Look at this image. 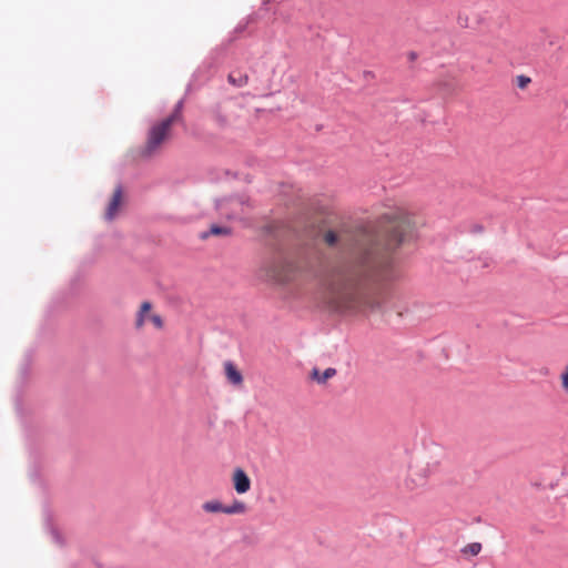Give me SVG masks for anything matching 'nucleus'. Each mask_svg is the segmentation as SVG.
Masks as SVG:
<instances>
[{
  "mask_svg": "<svg viewBox=\"0 0 568 568\" xmlns=\"http://www.w3.org/2000/svg\"><path fill=\"white\" fill-rule=\"evenodd\" d=\"M151 307H152L151 303H149V302L142 303L140 311L138 313L136 323H135L138 328H140L144 325L146 316H148L149 312L151 311Z\"/></svg>",
  "mask_w": 568,
  "mask_h": 568,
  "instance_id": "nucleus-11",
  "label": "nucleus"
},
{
  "mask_svg": "<svg viewBox=\"0 0 568 568\" xmlns=\"http://www.w3.org/2000/svg\"><path fill=\"white\" fill-rule=\"evenodd\" d=\"M229 81L235 87H243L247 83V75L242 74L241 72H231L229 75Z\"/></svg>",
  "mask_w": 568,
  "mask_h": 568,
  "instance_id": "nucleus-13",
  "label": "nucleus"
},
{
  "mask_svg": "<svg viewBox=\"0 0 568 568\" xmlns=\"http://www.w3.org/2000/svg\"><path fill=\"white\" fill-rule=\"evenodd\" d=\"M413 222L409 213L402 207L387 211L382 217V235L387 250L398 247L412 233Z\"/></svg>",
  "mask_w": 568,
  "mask_h": 568,
  "instance_id": "nucleus-2",
  "label": "nucleus"
},
{
  "mask_svg": "<svg viewBox=\"0 0 568 568\" xmlns=\"http://www.w3.org/2000/svg\"><path fill=\"white\" fill-rule=\"evenodd\" d=\"M560 378H561V387H562L564 392L568 395V363L566 364V366L560 375Z\"/></svg>",
  "mask_w": 568,
  "mask_h": 568,
  "instance_id": "nucleus-16",
  "label": "nucleus"
},
{
  "mask_svg": "<svg viewBox=\"0 0 568 568\" xmlns=\"http://www.w3.org/2000/svg\"><path fill=\"white\" fill-rule=\"evenodd\" d=\"M245 511H246V506L243 501L235 500L231 505H225V514L226 515L244 514Z\"/></svg>",
  "mask_w": 568,
  "mask_h": 568,
  "instance_id": "nucleus-12",
  "label": "nucleus"
},
{
  "mask_svg": "<svg viewBox=\"0 0 568 568\" xmlns=\"http://www.w3.org/2000/svg\"><path fill=\"white\" fill-rule=\"evenodd\" d=\"M336 374V369L328 367L323 373L318 369H313L312 377L320 384L325 383L327 379L332 378Z\"/></svg>",
  "mask_w": 568,
  "mask_h": 568,
  "instance_id": "nucleus-9",
  "label": "nucleus"
},
{
  "mask_svg": "<svg viewBox=\"0 0 568 568\" xmlns=\"http://www.w3.org/2000/svg\"><path fill=\"white\" fill-rule=\"evenodd\" d=\"M530 82V79L524 75L518 77V87L524 89L528 83Z\"/></svg>",
  "mask_w": 568,
  "mask_h": 568,
  "instance_id": "nucleus-19",
  "label": "nucleus"
},
{
  "mask_svg": "<svg viewBox=\"0 0 568 568\" xmlns=\"http://www.w3.org/2000/svg\"><path fill=\"white\" fill-rule=\"evenodd\" d=\"M233 485L237 494H245L251 489V479L242 468L234 470Z\"/></svg>",
  "mask_w": 568,
  "mask_h": 568,
  "instance_id": "nucleus-4",
  "label": "nucleus"
},
{
  "mask_svg": "<svg viewBox=\"0 0 568 568\" xmlns=\"http://www.w3.org/2000/svg\"><path fill=\"white\" fill-rule=\"evenodd\" d=\"M224 367L227 381L233 385H241L243 382V377L242 374L234 366V364L231 362H226Z\"/></svg>",
  "mask_w": 568,
  "mask_h": 568,
  "instance_id": "nucleus-6",
  "label": "nucleus"
},
{
  "mask_svg": "<svg viewBox=\"0 0 568 568\" xmlns=\"http://www.w3.org/2000/svg\"><path fill=\"white\" fill-rule=\"evenodd\" d=\"M480 550H481V544L480 542H471V544L466 545L462 549V552L465 554V555L476 556V555H478L480 552Z\"/></svg>",
  "mask_w": 568,
  "mask_h": 568,
  "instance_id": "nucleus-14",
  "label": "nucleus"
},
{
  "mask_svg": "<svg viewBox=\"0 0 568 568\" xmlns=\"http://www.w3.org/2000/svg\"><path fill=\"white\" fill-rule=\"evenodd\" d=\"M121 199H122V190H121V187H118L114 191V194L108 205V209L105 212L106 220L111 221L116 216V214L119 212L120 204H121Z\"/></svg>",
  "mask_w": 568,
  "mask_h": 568,
  "instance_id": "nucleus-5",
  "label": "nucleus"
},
{
  "mask_svg": "<svg viewBox=\"0 0 568 568\" xmlns=\"http://www.w3.org/2000/svg\"><path fill=\"white\" fill-rule=\"evenodd\" d=\"M227 204L231 205L232 211L230 213H225L229 219H235L237 216V212L235 207L243 204V202L239 199H231V200H222L216 203V207L223 213V207Z\"/></svg>",
  "mask_w": 568,
  "mask_h": 568,
  "instance_id": "nucleus-7",
  "label": "nucleus"
},
{
  "mask_svg": "<svg viewBox=\"0 0 568 568\" xmlns=\"http://www.w3.org/2000/svg\"><path fill=\"white\" fill-rule=\"evenodd\" d=\"M231 233V230L225 226L212 225L210 229V234L212 235H227Z\"/></svg>",
  "mask_w": 568,
  "mask_h": 568,
  "instance_id": "nucleus-15",
  "label": "nucleus"
},
{
  "mask_svg": "<svg viewBox=\"0 0 568 568\" xmlns=\"http://www.w3.org/2000/svg\"><path fill=\"white\" fill-rule=\"evenodd\" d=\"M423 484H424V481L422 479L419 481H415L414 479H408L406 481V486H407L408 489H414L417 486H420Z\"/></svg>",
  "mask_w": 568,
  "mask_h": 568,
  "instance_id": "nucleus-18",
  "label": "nucleus"
},
{
  "mask_svg": "<svg viewBox=\"0 0 568 568\" xmlns=\"http://www.w3.org/2000/svg\"><path fill=\"white\" fill-rule=\"evenodd\" d=\"M150 320L155 327L161 328L163 326L162 318L159 315L153 314L150 316Z\"/></svg>",
  "mask_w": 568,
  "mask_h": 568,
  "instance_id": "nucleus-17",
  "label": "nucleus"
},
{
  "mask_svg": "<svg viewBox=\"0 0 568 568\" xmlns=\"http://www.w3.org/2000/svg\"><path fill=\"white\" fill-rule=\"evenodd\" d=\"M202 509L209 514H225V505H223L217 499H212L203 503Z\"/></svg>",
  "mask_w": 568,
  "mask_h": 568,
  "instance_id": "nucleus-8",
  "label": "nucleus"
},
{
  "mask_svg": "<svg viewBox=\"0 0 568 568\" xmlns=\"http://www.w3.org/2000/svg\"><path fill=\"white\" fill-rule=\"evenodd\" d=\"M375 239H357L352 245L353 266L334 280L326 293L327 303L338 312H354L364 304L362 282L371 276L386 277L392 261L373 245Z\"/></svg>",
  "mask_w": 568,
  "mask_h": 568,
  "instance_id": "nucleus-1",
  "label": "nucleus"
},
{
  "mask_svg": "<svg viewBox=\"0 0 568 568\" xmlns=\"http://www.w3.org/2000/svg\"><path fill=\"white\" fill-rule=\"evenodd\" d=\"M182 108V101H179L176 109L169 118L161 121L159 124L152 126L149 132L146 142V152L151 154L158 146L165 140L168 132L174 121L180 116Z\"/></svg>",
  "mask_w": 568,
  "mask_h": 568,
  "instance_id": "nucleus-3",
  "label": "nucleus"
},
{
  "mask_svg": "<svg viewBox=\"0 0 568 568\" xmlns=\"http://www.w3.org/2000/svg\"><path fill=\"white\" fill-rule=\"evenodd\" d=\"M324 242L329 246H336V245H343L347 246L344 239H342L337 233L334 231H326L324 234Z\"/></svg>",
  "mask_w": 568,
  "mask_h": 568,
  "instance_id": "nucleus-10",
  "label": "nucleus"
}]
</instances>
